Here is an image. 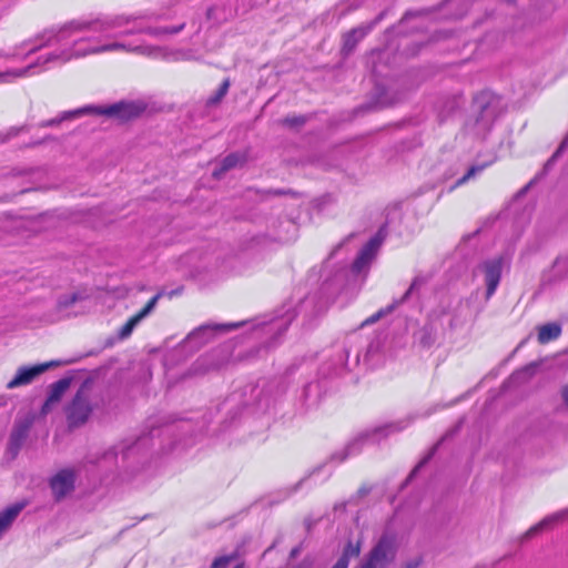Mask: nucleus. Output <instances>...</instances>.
<instances>
[{
	"label": "nucleus",
	"mask_w": 568,
	"mask_h": 568,
	"mask_svg": "<svg viewBox=\"0 0 568 568\" xmlns=\"http://www.w3.org/2000/svg\"><path fill=\"white\" fill-rule=\"evenodd\" d=\"M91 109L92 110L90 112L104 114L111 118H115L120 121H129L140 116L145 111L146 105L142 101H121L106 108Z\"/></svg>",
	"instance_id": "6"
},
{
	"label": "nucleus",
	"mask_w": 568,
	"mask_h": 568,
	"mask_svg": "<svg viewBox=\"0 0 568 568\" xmlns=\"http://www.w3.org/2000/svg\"><path fill=\"white\" fill-rule=\"evenodd\" d=\"M418 566V562H409L407 564L406 568H416Z\"/></svg>",
	"instance_id": "37"
},
{
	"label": "nucleus",
	"mask_w": 568,
	"mask_h": 568,
	"mask_svg": "<svg viewBox=\"0 0 568 568\" xmlns=\"http://www.w3.org/2000/svg\"><path fill=\"white\" fill-rule=\"evenodd\" d=\"M561 327L558 324L549 323L539 327L538 331V342L540 344H546L550 341H554L560 336Z\"/></svg>",
	"instance_id": "15"
},
{
	"label": "nucleus",
	"mask_w": 568,
	"mask_h": 568,
	"mask_svg": "<svg viewBox=\"0 0 568 568\" xmlns=\"http://www.w3.org/2000/svg\"><path fill=\"white\" fill-rule=\"evenodd\" d=\"M567 513L568 511H560L558 514H555V515H552L550 517H547V518L542 519L540 523H538L537 525L531 527L526 532L527 537H531V536L538 534L539 531L546 529L547 527H549L554 523L565 519V517L567 516Z\"/></svg>",
	"instance_id": "18"
},
{
	"label": "nucleus",
	"mask_w": 568,
	"mask_h": 568,
	"mask_svg": "<svg viewBox=\"0 0 568 568\" xmlns=\"http://www.w3.org/2000/svg\"><path fill=\"white\" fill-rule=\"evenodd\" d=\"M54 363L40 364L32 367H20L16 376L7 384L8 389H13L30 384L37 376L47 371Z\"/></svg>",
	"instance_id": "10"
},
{
	"label": "nucleus",
	"mask_w": 568,
	"mask_h": 568,
	"mask_svg": "<svg viewBox=\"0 0 568 568\" xmlns=\"http://www.w3.org/2000/svg\"><path fill=\"white\" fill-rule=\"evenodd\" d=\"M497 118V104L493 95L481 93L474 103V114L467 121V130L476 136H485Z\"/></svg>",
	"instance_id": "4"
},
{
	"label": "nucleus",
	"mask_w": 568,
	"mask_h": 568,
	"mask_svg": "<svg viewBox=\"0 0 568 568\" xmlns=\"http://www.w3.org/2000/svg\"><path fill=\"white\" fill-rule=\"evenodd\" d=\"M235 559V556H221L213 560L211 568H226L231 561Z\"/></svg>",
	"instance_id": "27"
},
{
	"label": "nucleus",
	"mask_w": 568,
	"mask_h": 568,
	"mask_svg": "<svg viewBox=\"0 0 568 568\" xmlns=\"http://www.w3.org/2000/svg\"><path fill=\"white\" fill-rule=\"evenodd\" d=\"M427 459L428 458H425L414 468V470L412 471V476L427 462Z\"/></svg>",
	"instance_id": "35"
},
{
	"label": "nucleus",
	"mask_w": 568,
	"mask_h": 568,
	"mask_svg": "<svg viewBox=\"0 0 568 568\" xmlns=\"http://www.w3.org/2000/svg\"><path fill=\"white\" fill-rule=\"evenodd\" d=\"M91 413L92 406L90 403V393L88 388L82 386L74 395L70 405L67 407V418L69 425L72 427L83 425L88 420Z\"/></svg>",
	"instance_id": "5"
},
{
	"label": "nucleus",
	"mask_w": 568,
	"mask_h": 568,
	"mask_svg": "<svg viewBox=\"0 0 568 568\" xmlns=\"http://www.w3.org/2000/svg\"><path fill=\"white\" fill-rule=\"evenodd\" d=\"M244 161V155L231 153L222 160L220 166L215 168L212 174L215 179H221L227 171L241 165Z\"/></svg>",
	"instance_id": "14"
},
{
	"label": "nucleus",
	"mask_w": 568,
	"mask_h": 568,
	"mask_svg": "<svg viewBox=\"0 0 568 568\" xmlns=\"http://www.w3.org/2000/svg\"><path fill=\"white\" fill-rule=\"evenodd\" d=\"M162 296V292H159L156 295H154L148 304L134 316H132L120 329L119 336L120 338H126L131 335L134 327L143 320L145 318L156 306L159 300Z\"/></svg>",
	"instance_id": "11"
},
{
	"label": "nucleus",
	"mask_w": 568,
	"mask_h": 568,
	"mask_svg": "<svg viewBox=\"0 0 568 568\" xmlns=\"http://www.w3.org/2000/svg\"><path fill=\"white\" fill-rule=\"evenodd\" d=\"M305 122V118L303 116H294V118H286L283 120V123L290 126H296L302 125Z\"/></svg>",
	"instance_id": "28"
},
{
	"label": "nucleus",
	"mask_w": 568,
	"mask_h": 568,
	"mask_svg": "<svg viewBox=\"0 0 568 568\" xmlns=\"http://www.w3.org/2000/svg\"><path fill=\"white\" fill-rule=\"evenodd\" d=\"M481 168H476V166H473L468 170L467 174L463 178V181H466L468 180L469 178L474 176L476 174V172L480 171Z\"/></svg>",
	"instance_id": "29"
},
{
	"label": "nucleus",
	"mask_w": 568,
	"mask_h": 568,
	"mask_svg": "<svg viewBox=\"0 0 568 568\" xmlns=\"http://www.w3.org/2000/svg\"><path fill=\"white\" fill-rule=\"evenodd\" d=\"M386 237V227L382 226L376 235L371 239L367 244L359 251L356 260L353 263V271L361 273L363 270L368 267L373 258L375 257L379 246Z\"/></svg>",
	"instance_id": "7"
},
{
	"label": "nucleus",
	"mask_w": 568,
	"mask_h": 568,
	"mask_svg": "<svg viewBox=\"0 0 568 568\" xmlns=\"http://www.w3.org/2000/svg\"><path fill=\"white\" fill-rule=\"evenodd\" d=\"M372 27H361L353 29L351 32L345 34L344 37V50L352 51L357 42L362 40L371 30Z\"/></svg>",
	"instance_id": "16"
},
{
	"label": "nucleus",
	"mask_w": 568,
	"mask_h": 568,
	"mask_svg": "<svg viewBox=\"0 0 568 568\" xmlns=\"http://www.w3.org/2000/svg\"><path fill=\"white\" fill-rule=\"evenodd\" d=\"M235 568H244V566L242 564H240Z\"/></svg>",
	"instance_id": "38"
},
{
	"label": "nucleus",
	"mask_w": 568,
	"mask_h": 568,
	"mask_svg": "<svg viewBox=\"0 0 568 568\" xmlns=\"http://www.w3.org/2000/svg\"><path fill=\"white\" fill-rule=\"evenodd\" d=\"M369 436L368 433L362 434L352 443H349L341 453H336L332 456V458H337L338 462L345 460L349 455L358 453L361 449V445L363 442Z\"/></svg>",
	"instance_id": "17"
},
{
	"label": "nucleus",
	"mask_w": 568,
	"mask_h": 568,
	"mask_svg": "<svg viewBox=\"0 0 568 568\" xmlns=\"http://www.w3.org/2000/svg\"><path fill=\"white\" fill-rule=\"evenodd\" d=\"M82 296L79 293L65 294L59 297L57 307L59 311H64L80 301Z\"/></svg>",
	"instance_id": "21"
},
{
	"label": "nucleus",
	"mask_w": 568,
	"mask_h": 568,
	"mask_svg": "<svg viewBox=\"0 0 568 568\" xmlns=\"http://www.w3.org/2000/svg\"><path fill=\"white\" fill-rule=\"evenodd\" d=\"M27 436V427H17L11 434V445L19 448Z\"/></svg>",
	"instance_id": "25"
},
{
	"label": "nucleus",
	"mask_w": 568,
	"mask_h": 568,
	"mask_svg": "<svg viewBox=\"0 0 568 568\" xmlns=\"http://www.w3.org/2000/svg\"><path fill=\"white\" fill-rule=\"evenodd\" d=\"M294 568H311V564L306 562V561H302L301 564H298Z\"/></svg>",
	"instance_id": "36"
},
{
	"label": "nucleus",
	"mask_w": 568,
	"mask_h": 568,
	"mask_svg": "<svg viewBox=\"0 0 568 568\" xmlns=\"http://www.w3.org/2000/svg\"><path fill=\"white\" fill-rule=\"evenodd\" d=\"M239 326H240V324H235V323H233V324H216V325L205 324V325H202V326L195 328L194 331H192L187 335V338L191 341L196 339V338H202V343H206L215 333L227 332V331H231Z\"/></svg>",
	"instance_id": "12"
},
{
	"label": "nucleus",
	"mask_w": 568,
	"mask_h": 568,
	"mask_svg": "<svg viewBox=\"0 0 568 568\" xmlns=\"http://www.w3.org/2000/svg\"><path fill=\"white\" fill-rule=\"evenodd\" d=\"M69 386L70 381L67 378L59 379L50 386L48 398L41 408V413L43 415H47L51 410L52 406L61 399Z\"/></svg>",
	"instance_id": "13"
},
{
	"label": "nucleus",
	"mask_w": 568,
	"mask_h": 568,
	"mask_svg": "<svg viewBox=\"0 0 568 568\" xmlns=\"http://www.w3.org/2000/svg\"><path fill=\"white\" fill-rule=\"evenodd\" d=\"M504 263L505 258L503 256H498L491 260H487L479 265V268L483 271L485 275V283L487 286V298H489L496 292L499 285Z\"/></svg>",
	"instance_id": "8"
},
{
	"label": "nucleus",
	"mask_w": 568,
	"mask_h": 568,
	"mask_svg": "<svg viewBox=\"0 0 568 568\" xmlns=\"http://www.w3.org/2000/svg\"><path fill=\"white\" fill-rule=\"evenodd\" d=\"M359 554H361V542L358 541V542L354 544L352 541H348L343 550L342 556L338 559H344L346 566H348L349 559L352 557H358Z\"/></svg>",
	"instance_id": "20"
},
{
	"label": "nucleus",
	"mask_w": 568,
	"mask_h": 568,
	"mask_svg": "<svg viewBox=\"0 0 568 568\" xmlns=\"http://www.w3.org/2000/svg\"><path fill=\"white\" fill-rule=\"evenodd\" d=\"M91 110H92L91 108H82V109H78V110H74V111L64 112L61 115V118L50 120L44 125H57V124L61 123L64 120L74 118V116L80 115V114L89 113Z\"/></svg>",
	"instance_id": "23"
},
{
	"label": "nucleus",
	"mask_w": 568,
	"mask_h": 568,
	"mask_svg": "<svg viewBox=\"0 0 568 568\" xmlns=\"http://www.w3.org/2000/svg\"><path fill=\"white\" fill-rule=\"evenodd\" d=\"M426 282H427V277H425L423 275H417L410 283L408 290L404 293V295L398 301H396V304L400 305V304L405 303L406 301H408L410 295L414 292H416L417 290H419L424 284H426Z\"/></svg>",
	"instance_id": "19"
},
{
	"label": "nucleus",
	"mask_w": 568,
	"mask_h": 568,
	"mask_svg": "<svg viewBox=\"0 0 568 568\" xmlns=\"http://www.w3.org/2000/svg\"><path fill=\"white\" fill-rule=\"evenodd\" d=\"M332 568H348L344 559H338Z\"/></svg>",
	"instance_id": "34"
},
{
	"label": "nucleus",
	"mask_w": 568,
	"mask_h": 568,
	"mask_svg": "<svg viewBox=\"0 0 568 568\" xmlns=\"http://www.w3.org/2000/svg\"><path fill=\"white\" fill-rule=\"evenodd\" d=\"M75 473L72 469H62L50 480V487L57 500H61L74 489Z\"/></svg>",
	"instance_id": "9"
},
{
	"label": "nucleus",
	"mask_w": 568,
	"mask_h": 568,
	"mask_svg": "<svg viewBox=\"0 0 568 568\" xmlns=\"http://www.w3.org/2000/svg\"><path fill=\"white\" fill-rule=\"evenodd\" d=\"M183 28H184V24L182 23L180 26L171 27V28H168V27H165V28H149L146 30V32L152 34V36L160 37V36H163V34H174V33H178Z\"/></svg>",
	"instance_id": "24"
},
{
	"label": "nucleus",
	"mask_w": 568,
	"mask_h": 568,
	"mask_svg": "<svg viewBox=\"0 0 568 568\" xmlns=\"http://www.w3.org/2000/svg\"><path fill=\"white\" fill-rule=\"evenodd\" d=\"M536 368H537V366H536L535 364H531V365H529V366H526V367L523 369V372H521V373H524V374H527V375L531 376V375L535 373Z\"/></svg>",
	"instance_id": "32"
},
{
	"label": "nucleus",
	"mask_w": 568,
	"mask_h": 568,
	"mask_svg": "<svg viewBox=\"0 0 568 568\" xmlns=\"http://www.w3.org/2000/svg\"><path fill=\"white\" fill-rule=\"evenodd\" d=\"M231 82L225 79L220 85L219 90L207 99V105L217 104L227 93Z\"/></svg>",
	"instance_id": "22"
},
{
	"label": "nucleus",
	"mask_w": 568,
	"mask_h": 568,
	"mask_svg": "<svg viewBox=\"0 0 568 568\" xmlns=\"http://www.w3.org/2000/svg\"><path fill=\"white\" fill-rule=\"evenodd\" d=\"M565 144H566V142H562V143L560 144V146H559V148H558V150L554 153V155L551 156V159H549V160H548L547 165H548V164H550L552 161H555V159H556V158L561 153V151H562V150H564V148H565Z\"/></svg>",
	"instance_id": "30"
},
{
	"label": "nucleus",
	"mask_w": 568,
	"mask_h": 568,
	"mask_svg": "<svg viewBox=\"0 0 568 568\" xmlns=\"http://www.w3.org/2000/svg\"><path fill=\"white\" fill-rule=\"evenodd\" d=\"M561 397L566 405H568V384L561 389Z\"/></svg>",
	"instance_id": "33"
},
{
	"label": "nucleus",
	"mask_w": 568,
	"mask_h": 568,
	"mask_svg": "<svg viewBox=\"0 0 568 568\" xmlns=\"http://www.w3.org/2000/svg\"><path fill=\"white\" fill-rule=\"evenodd\" d=\"M0 57H7L6 54L0 53Z\"/></svg>",
	"instance_id": "39"
},
{
	"label": "nucleus",
	"mask_w": 568,
	"mask_h": 568,
	"mask_svg": "<svg viewBox=\"0 0 568 568\" xmlns=\"http://www.w3.org/2000/svg\"><path fill=\"white\" fill-rule=\"evenodd\" d=\"M399 304H396V301L390 305L388 306L386 310H381L379 312H377L376 314L372 315L371 317L366 318L362 326H365V325H371V324H374L375 322H377L382 316L390 313L395 307H397Z\"/></svg>",
	"instance_id": "26"
},
{
	"label": "nucleus",
	"mask_w": 568,
	"mask_h": 568,
	"mask_svg": "<svg viewBox=\"0 0 568 568\" xmlns=\"http://www.w3.org/2000/svg\"><path fill=\"white\" fill-rule=\"evenodd\" d=\"M386 428H390V429H393V430H399V429H402L403 427H400V426H398V425H396V424H390V425H387V426L382 427V428H376V429L374 430V434H376V433H378V432H382V430H384V429H386Z\"/></svg>",
	"instance_id": "31"
},
{
	"label": "nucleus",
	"mask_w": 568,
	"mask_h": 568,
	"mask_svg": "<svg viewBox=\"0 0 568 568\" xmlns=\"http://www.w3.org/2000/svg\"><path fill=\"white\" fill-rule=\"evenodd\" d=\"M93 41H94V39H91V38H81L73 42L72 48L62 50L59 53L54 52V53H50L45 57H40L36 63H32L26 68L17 69V70L8 71V72H0V83L7 82L9 77L23 78V77L32 75V74H34V72H32V71L36 68L44 67L45 64H48L50 62L65 63V62L70 61L71 59H78V58H82V57H85L89 54H99V53L109 52V51L123 50V51H128V52H135V53L143 54V55H152L156 51V49L151 48V47H140L139 45V47L131 48V47L125 45L122 42H111V43H106V44H102V45H98V44L88 45V47L82 45L85 42L91 43Z\"/></svg>",
	"instance_id": "1"
},
{
	"label": "nucleus",
	"mask_w": 568,
	"mask_h": 568,
	"mask_svg": "<svg viewBox=\"0 0 568 568\" xmlns=\"http://www.w3.org/2000/svg\"><path fill=\"white\" fill-rule=\"evenodd\" d=\"M398 547L397 536L384 532L356 568H389L396 560Z\"/></svg>",
	"instance_id": "3"
},
{
	"label": "nucleus",
	"mask_w": 568,
	"mask_h": 568,
	"mask_svg": "<svg viewBox=\"0 0 568 568\" xmlns=\"http://www.w3.org/2000/svg\"><path fill=\"white\" fill-rule=\"evenodd\" d=\"M122 26V21L120 19H92V20H73L65 23L63 27L58 30H49L45 31L41 39H44V42L31 48L28 54H31L38 51L40 48L44 45H50L52 43H61L68 41L72 36L83 32V31H94V32H103L114 28Z\"/></svg>",
	"instance_id": "2"
}]
</instances>
